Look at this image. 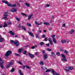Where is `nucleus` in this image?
<instances>
[{"label": "nucleus", "instance_id": "obj_1", "mask_svg": "<svg viewBox=\"0 0 75 75\" xmlns=\"http://www.w3.org/2000/svg\"><path fill=\"white\" fill-rule=\"evenodd\" d=\"M10 42L11 43H13L14 44L16 45V46L17 47H18V46H19V45H20L19 42L17 40H15V41H14L13 40H11Z\"/></svg>", "mask_w": 75, "mask_h": 75}, {"label": "nucleus", "instance_id": "obj_2", "mask_svg": "<svg viewBox=\"0 0 75 75\" xmlns=\"http://www.w3.org/2000/svg\"><path fill=\"white\" fill-rule=\"evenodd\" d=\"M2 3H5V4H7L8 6H10V7H16V4H13V5H12L11 4H8V1H2Z\"/></svg>", "mask_w": 75, "mask_h": 75}, {"label": "nucleus", "instance_id": "obj_3", "mask_svg": "<svg viewBox=\"0 0 75 75\" xmlns=\"http://www.w3.org/2000/svg\"><path fill=\"white\" fill-rule=\"evenodd\" d=\"M4 14H5L4 15V17L2 18V19H5V20H8V19L7 18V16H8V15L10 14V13H8V12H4Z\"/></svg>", "mask_w": 75, "mask_h": 75}, {"label": "nucleus", "instance_id": "obj_4", "mask_svg": "<svg viewBox=\"0 0 75 75\" xmlns=\"http://www.w3.org/2000/svg\"><path fill=\"white\" fill-rule=\"evenodd\" d=\"M38 52H35V54H32L31 53H28V55H29V56H30V57L31 58H34L35 57L34 55H38Z\"/></svg>", "mask_w": 75, "mask_h": 75}, {"label": "nucleus", "instance_id": "obj_5", "mask_svg": "<svg viewBox=\"0 0 75 75\" xmlns=\"http://www.w3.org/2000/svg\"><path fill=\"white\" fill-rule=\"evenodd\" d=\"M47 38H45V41H49L50 45H52L53 44L52 41L51 40V38H48V39Z\"/></svg>", "mask_w": 75, "mask_h": 75}, {"label": "nucleus", "instance_id": "obj_6", "mask_svg": "<svg viewBox=\"0 0 75 75\" xmlns=\"http://www.w3.org/2000/svg\"><path fill=\"white\" fill-rule=\"evenodd\" d=\"M12 53V52L11 51H10V50H8L6 52V53L5 55L6 57H8L10 54Z\"/></svg>", "mask_w": 75, "mask_h": 75}, {"label": "nucleus", "instance_id": "obj_7", "mask_svg": "<svg viewBox=\"0 0 75 75\" xmlns=\"http://www.w3.org/2000/svg\"><path fill=\"white\" fill-rule=\"evenodd\" d=\"M3 62H0V66L2 69H3L4 68V66H3Z\"/></svg>", "mask_w": 75, "mask_h": 75}, {"label": "nucleus", "instance_id": "obj_8", "mask_svg": "<svg viewBox=\"0 0 75 75\" xmlns=\"http://www.w3.org/2000/svg\"><path fill=\"white\" fill-rule=\"evenodd\" d=\"M51 71L52 72V74L53 75H60V74L57 73L56 72H55V71H54V70H53V69H52L51 70Z\"/></svg>", "mask_w": 75, "mask_h": 75}, {"label": "nucleus", "instance_id": "obj_9", "mask_svg": "<svg viewBox=\"0 0 75 75\" xmlns=\"http://www.w3.org/2000/svg\"><path fill=\"white\" fill-rule=\"evenodd\" d=\"M28 34L30 35V36H31V37H34V35H33V33L31 32H28Z\"/></svg>", "mask_w": 75, "mask_h": 75}, {"label": "nucleus", "instance_id": "obj_10", "mask_svg": "<svg viewBox=\"0 0 75 75\" xmlns=\"http://www.w3.org/2000/svg\"><path fill=\"white\" fill-rule=\"evenodd\" d=\"M51 54L52 57H53L54 58H55V54L54 53V52H51Z\"/></svg>", "mask_w": 75, "mask_h": 75}, {"label": "nucleus", "instance_id": "obj_11", "mask_svg": "<svg viewBox=\"0 0 75 75\" xmlns=\"http://www.w3.org/2000/svg\"><path fill=\"white\" fill-rule=\"evenodd\" d=\"M8 33L11 34V35H14V32H13L11 30H10L9 31Z\"/></svg>", "mask_w": 75, "mask_h": 75}, {"label": "nucleus", "instance_id": "obj_12", "mask_svg": "<svg viewBox=\"0 0 75 75\" xmlns=\"http://www.w3.org/2000/svg\"><path fill=\"white\" fill-rule=\"evenodd\" d=\"M4 41V38L0 37V42H3Z\"/></svg>", "mask_w": 75, "mask_h": 75}, {"label": "nucleus", "instance_id": "obj_13", "mask_svg": "<svg viewBox=\"0 0 75 75\" xmlns=\"http://www.w3.org/2000/svg\"><path fill=\"white\" fill-rule=\"evenodd\" d=\"M11 12H16L17 11V9L13 8L11 10Z\"/></svg>", "mask_w": 75, "mask_h": 75}, {"label": "nucleus", "instance_id": "obj_14", "mask_svg": "<svg viewBox=\"0 0 75 75\" xmlns=\"http://www.w3.org/2000/svg\"><path fill=\"white\" fill-rule=\"evenodd\" d=\"M47 54H46L45 55H44L43 54V58L45 59H47Z\"/></svg>", "mask_w": 75, "mask_h": 75}, {"label": "nucleus", "instance_id": "obj_15", "mask_svg": "<svg viewBox=\"0 0 75 75\" xmlns=\"http://www.w3.org/2000/svg\"><path fill=\"white\" fill-rule=\"evenodd\" d=\"M33 14H30L28 16V20H30V19H31V17L33 16Z\"/></svg>", "mask_w": 75, "mask_h": 75}, {"label": "nucleus", "instance_id": "obj_16", "mask_svg": "<svg viewBox=\"0 0 75 75\" xmlns=\"http://www.w3.org/2000/svg\"><path fill=\"white\" fill-rule=\"evenodd\" d=\"M35 23L36 25H41L42 24V23H40L38 24V23L37 22V21L35 22Z\"/></svg>", "mask_w": 75, "mask_h": 75}, {"label": "nucleus", "instance_id": "obj_17", "mask_svg": "<svg viewBox=\"0 0 75 75\" xmlns=\"http://www.w3.org/2000/svg\"><path fill=\"white\" fill-rule=\"evenodd\" d=\"M8 64L10 66H11V65H13L14 64V62H10Z\"/></svg>", "mask_w": 75, "mask_h": 75}, {"label": "nucleus", "instance_id": "obj_18", "mask_svg": "<svg viewBox=\"0 0 75 75\" xmlns=\"http://www.w3.org/2000/svg\"><path fill=\"white\" fill-rule=\"evenodd\" d=\"M61 41L62 44H64V43H66L67 40H61Z\"/></svg>", "mask_w": 75, "mask_h": 75}, {"label": "nucleus", "instance_id": "obj_19", "mask_svg": "<svg viewBox=\"0 0 75 75\" xmlns=\"http://www.w3.org/2000/svg\"><path fill=\"white\" fill-rule=\"evenodd\" d=\"M74 30L73 29L71 30V31L69 32V34H72L73 33H74Z\"/></svg>", "mask_w": 75, "mask_h": 75}, {"label": "nucleus", "instance_id": "obj_20", "mask_svg": "<svg viewBox=\"0 0 75 75\" xmlns=\"http://www.w3.org/2000/svg\"><path fill=\"white\" fill-rule=\"evenodd\" d=\"M42 68L43 70H46L47 69V68L46 67L44 66L42 67Z\"/></svg>", "mask_w": 75, "mask_h": 75}, {"label": "nucleus", "instance_id": "obj_21", "mask_svg": "<svg viewBox=\"0 0 75 75\" xmlns=\"http://www.w3.org/2000/svg\"><path fill=\"white\" fill-rule=\"evenodd\" d=\"M18 71L19 72V74H20V75H23V73H22V72H21V70H18Z\"/></svg>", "mask_w": 75, "mask_h": 75}, {"label": "nucleus", "instance_id": "obj_22", "mask_svg": "<svg viewBox=\"0 0 75 75\" xmlns=\"http://www.w3.org/2000/svg\"><path fill=\"white\" fill-rule=\"evenodd\" d=\"M44 24L45 25H50V23H48V22H45L44 23Z\"/></svg>", "mask_w": 75, "mask_h": 75}, {"label": "nucleus", "instance_id": "obj_23", "mask_svg": "<svg viewBox=\"0 0 75 75\" xmlns=\"http://www.w3.org/2000/svg\"><path fill=\"white\" fill-rule=\"evenodd\" d=\"M25 4L26 6L27 7H30V4L27 3H25Z\"/></svg>", "mask_w": 75, "mask_h": 75}, {"label": "nucleus", "instance_id": "obj_24", "mask_svg": "<svg viewBox=\"0 0 75 75\" xmlns=\"http://www.w3.org/2000/svg\"><path fill=\"white\" fill-rule=\"evenodd\" d=\"M14 71H15V70L13 68L10 71V72H14Z\"/></svg>", "mask_w": 75, "mask_h": 75}, {"label": "nucleus", "instance_id": "obj_25", "mask_svg": "<svg viewBox=\"0 0 75 75\" xmlns=\"http://www.w3.org/2000/svg\"><path fill=\"white\" fill-rule=\"evenodd\" d=\"M21 27L22 28V29H23L24 31H26V28H25L24 26H22Z\"/></svg>", "mask_w": 75, "mask_h": 75}, {"label": "nucleus", "instance_id": "obj_26", "mask_svg": "<svg viewBox=\"0 0 75 75\" xmlns=\"http://www.w3.org/2000/svg\"><path fill=\"white\" fill-rule=\"evenodd\" d=\"M40 65H44V63L42 61H40Z\"/></svg>", "mask_w": 75, "mask_h": 75}, {"label": "nucleus", "instance_id": "obj_27", "mask_svg": "<svg viewBox=\"0 0 75 75\" xmlns=\"http://www.w3.org/2000/svg\"><path fill=\"white\" fill-rule=\"evenodd\" d=\"M53 41L54 43H56L57 42V41H56L55 38H54L53 39Z\"/></svg>", "mask_w": 75, "mask_h": 75}, {"label": "nucleus", "instance_id": "obj_28", "mask_svg": "<svg viewBox=\"0 0 75 75\" xmlns=\"http://www.w3.org/2000/svg\"><path fill=\"white\" fill-rule=\"evenodd\" d=\"M67 68L68 69H69H69H70V70H72V69H74L73 67H69Z\"/></svg>", "mask_w": 75, "mask_h": 75}, {"label": "nucleus", "instance_id": "obj_29", "mask_svg": "<svg viewBox=\"0 0 75 75\" xmlns=\"http://www.w3.org/2000/svg\"><path fill=\"white\" fill-rule=\"evenodd\" d=\"M10 66H10V65H9V64H8L6 66V69H8V68H9L10 67Z\"/></svg>", "mask_w": 75, "mask_h": 75}, {"label": "nucleus", "instance_id": "obj_30", "mask_svg": "<svg viewBox=\"0 0 75 75\" xmlns=\"http://www.w3.org/2000/svg\"><path fill=\"white\" fill-rule=\"evenodd\" d=\"M26 52H27V51H24L23 52V54H24V55H27V54L25 53H26Z\"/></svg>", "mask_w": 75, "mask_h": 75}, {"label": "nucleus", "instance_id": "obj_31", "mask_svg": "<svg viewBox=\"0 0 75 75\" xmlns=\"http://www.w3.org/2000/svg\"><path fill=\"white\" fill-rule=\"evenodd\" d=\"M44 43L42 42H41L40 43V45H44Z\"/></svg>", "mask_w": 75, "mask_h": 75}, {"label": "nucleus", "instance_id": "obj_32", "mask_svg": "<svg viewBox=\"0 0 75 75\" xmlns=\"http://www.w3.org/2000/svg\"><path fill=\"white\" fill-rule=\"evenodd\" d=\"M62 61H63V62H64V61L65 62H67V60L64 59H62Z\"/></svg>", "mask_w": 75, "mask_h": 75}, {"label": "nucleus", "instance_id": "obj_33", "mask_svg": "<svg viewBox=\"0 0 75 75\" xmlns=\"http://www.w3.org/2000/svg\"><path fill=\"white\" fill-rule=\"evenodd\" d=\"M61 56H62V58H66V57H65V55H64L63 54H62Z\"/></svg>", "mask_w": 75, "mask_h": 75}, {"label": "nucleus", "instance_id": "obj_34", "mask_svg": "<svg viewBox=\"0 0 75 75\" xmlns=\"http://www.w3.org/2000/svg\"><path fill=\"white\" fill-rule=\"evenodd\" d=\"M27 24L28 26H29V27H31V24H30L28 23H27Z\"/></svg>", "mask_w": 75, "mask_h": 75}, {"label": "nucleus", "instance_id": "obj_35", "mask_svg": "<svg viewBox=\"0 0 75 75\" xmlns=\"http://www.w3.org/2000/svg\"><path fill=\"white\" fill-rule=\"evenodd\" d=\"M47 50L48 51H49L50 52V51H52V50H51L50 48H47Z\"/></svg>", "mask_w": 75, "mask_h": 75}, {"label": "nucleus", "instance_id": "obj_36", "mask_svg": "<svg viewBox=\"0 0 75 75\" xmlns=\"http://www.w3.org/2000/svg\"><path fill=\"white\" fill-rule=\"evenodd\" d=\"M42 37L43 38H45V35L43 34L42 35Z\"/></svg>", "mask_w": 75, "mask_h": 75}, {"label": "nucleus", "instance_id": "obj_37", "mask_svg": "<svg viewBox=\"0 0 75 75\" xmlns=\"http://www.w3.org/2000/svg\"><path fill=\"white\" fill-rule=\"evenodd\" d=\"M56 55H57V56H60L61 55H60V53H59V52H57Z\"/></svg>", "mask_w": 75, "mask_h": 75}, {"label": "nucleus", "instance_id": "obj_38", "mask_svg": "<svg viewBox=\"0 0 75 75\" xmlns=\"http://www.w3.org/2000/svg\"><path fill=\"white\" fill-rule=\"evenodd\" d=\"M51 71V70L50 69L46 70L45 71V72H50Z\"/></svg>", "mask_w": 75, "mask_h": 75}, {"label": "nucleus", "instance_id": "obj_39", "mask_svg": "<svg viewBox=\"0 0 75 75\" xmlns=\"http://www.w3.org/2000/svg\"><path fill=\"white\" fill-rule=\"evenodd\" d=\"M16 20H17V21H20V19L17 17L16 18Z\"/></svg>", "mask_w": 75, "mask_h": 75}, {"label": "nucleus", "instance_id": "obj_40", "mask_svg": "<svg viewBox=\"0 0 75 75\" xmlns=\"http://www.w3.org/2000/svg\"><path fill=\"white\" fill-rule=\"evenodd\" d=\"M21 14L23 16H27V14H25L24 13H21Z\"/></svg>", "mask_w": 75, "mask_h": 75}, {"label": "nucleus", "instance_id": "obj_41", "mask_svg": "<svg viewBox=\"0 0 75 75\" xmlns=\"http://www.w3.org/2000/svg\"><path fill=\"white\" fill-rule=\"evenodd\" d=\"M50 5L49 4H47L45 5V7H50Z\"/></svg>", "mask_w": 75, "mask_h": 75}, {"label": "nucleus", "instance_id": "obj_42", "mask_svg": "<svg viewBox=\"0 0 75 75\" xmlns=\"http://www.w3.org/2000/svg\"><path fill=\"white\" fill-rule=\"evenodd\" d=\"M21 51H22V49L21 48H20L18 49V52H21Z\"/></svg>", "mask_w": 75, "mask_h": 75}, {"label": "nucleus", "instance_id": "obj_43", "mask_svg": "<svg viewBox=\"0 0 75 75\" xmlns=\"http://www.w3.org/2000/svg\"><path fill=\"white\" fill-rule=\"evenodd\" d=\"M55 35H52V36H51V37H52V38H55Z\"/></svg>", "mask_w": 75, "mask_h": 75}, {"label": "nucleus", "instance_id": "obj_44", "mask_svg": "<svg viewBox=\"0 0 75 75\" xmlns=\"http://www.w3.org/2000/svg\"><path fill=\"white\" fill-rule=\"evenodd\" d=\"M8 24L10 25H11V24H12V23H11V22L10 21H9V22H8Z\"/></svg>", "mask_w": 75, "mask_h": 75}, {"label": "nucleus", "instance_id": "obj_45", "mask_svg": "<svg viewBox=\"0 0 75 75\" xmlns=\"http://www.w3.org/2000/svg\"><path fill=\"white\" fill-rule=\"evenodd\" d=\"M18 64H20V65H22L23 64H22V62H18Z\"/></svg>", "mask_w": 75, "mask_h": 75}, {"label": "nucleus", "instance_id": "obj_46", "mask_svg": "<svg viewBox=\"0 0 75 75\" xmlns=\"http://www.w3.org/2000/svg\"><path fill=\"white\" fill-rule=\"evenodd\" d=\"M7 24H4V25H3V27H7Z\"/></svg>", "mask_w": 75, "mask_h": 75}, {"label": "nucleus", "instance_id": "obj_47", "mask_svg": "<svg viewBox=\"0 0 75 75\" xmlns=\"http://www.w3.org/2000/svg\"><path fill=\"white\" fill-rule=\"evenodd\" d=\"M64 53H66V54H68V51H67L66 50H64Z\"/></svg>", "mask_w": 75, "mask_h": 75}, {"label": "nucleus", "instance_id": "obj_48", "mask_svg": "<svg viewBox=\"0 0 75 75\" xmlns=\"http://www.w3.org/2000/svg\"><path fill=\"white\" fill-rule=\"evenodd\" d=\"M39 34H37L36 35V38H38L39 37Z\"/></svg>", "mask_w": 75, "mask_h": 75}, {"label": "nucleus", "instance_id": "obj_49", "mask_svg": "<svg viewBox=\"0 0 75 75\" xmlns=\"http://www.w3.org/2000/svg\"><path fill=\"white\" fill-rule=\"evenodd\" d=\"M26 68H27V69H30V67L26 65Z\"/></svg>", "mask_w": 75, "mask_h": 75}, {"label": "nucleus", "instance_id": "obj_50", "mask_svg": "<svg viewBox=\"0 0 75 75\" xmlns=\"http://www.w3.org/2000/svg\"><path fill=\"white\" fill-rule=\"evenodd\" d=\"M45 52V50H43L42 51V53L43 54H44Z\"/></svg>", "mask_w": 75, "mask_h": 75}, {"label": "nucleus", "instance_id": "obj_51", "mask_svg": "<svg viewBox=\"0 0 75 75\" xmlns=\"http://www.w3.org/2000/svg\"><path fill=\"white\" fill-rule=\"evenodd\" d=\"M45 45L47 46V47H49V46H50V43L46 44Z\"/></svg>", "mask_w": 75, "mask_h": 75}, {"label": "nucleus", "instance_id": "obj_52", "mask_svg": "<svg viewBox=\"0 0 75 75\" xmlns=\"http://www.w3.org/2000/svg\"><path fill=\"white\" fill-rule=\"evenodd\" d=\"M62 27H65V23L63 24L62 25Z\"/></svg>", "mask_w": 75, "mask_h": 75}, {"label": "nucleus", "instance_id": "obj_53", "mask_svg": "<svg viewBox=\"0 0 75 75\" xmlns=\"http://www.w3.org/2000/svg\"><path fill=\"white\" fill-rule=\"evenodd\" d=\"M31 48L32 49H35V47H34V46H32L31 47Z\"/></svg>", "mask_w": 75, "mask_h": 75}, {"label": "nucleus", "instance_id": "obj_54", "mask_svg": "<svg viewBox=\"0 0 75 75\" xmlns=\"http://www.w3.org/2000/svg\"><path fill=\"white\" fill-rule=\"evenodd\" d=\"M21 27H22V26H21V25H20V24L19 25V26L18 27H19V28H21Z\"/></svg>", "mask_w": 75, "mask_h": 75}, {"label": "nucleus", "instance_id": "obj_55", "mask_svg": "<svg viewBox=\"0 0 75 75\" xmlns=\"http://www.w3.org/2000/svg\"><path fill=\"white\" fill-rule=\"evenodd\" d=\"M65 71H66L67 72H69V70L67 69H64Z\"/></svg>", "mask_w": 75, "mask_h": 75}, {"label": "nucleus", "instance_id": "obj_56", "mask_svg": "<svg viewBox=\"0 0 75 75\" xmlns=\"http://www.w3.org/2000/svg\"><path fill=\"white\" fill-rule=\"evenodd\" d=\"M52 30V29L51 28H49V30H50V31H51Z\"/></svg>", "mask_w": 75, "mask_h": 75}, {"label": "nucleus", "instance_id": "obj_57", "mask_svg": "<svg viewBox=\"0 0 75 75\" xmlns=\"http://www.w3.org/2000/svg\"><path fill=\"white\" fill-rule=\"evenodd\" d=\"M50 23H52V19H51L50 20Z\"/></svg>", "mask_w": 75, "mask_h": 75}, {"label": "nucleus", "instance_id": "obj_58", "mask_svg": "<svg viewBox=\"0 0 75 75\" xmlns=\"http://www.w3.org/2000/svg\"><path fill=\"white\" fill-rule=\"evenodd\" d=\"M0 62H3L2 61V59L0 57Z\"/></svg>", "mask_w": 75, "mask_h": 75}, {"label": "nucleus", "instance_id": "obj_59", "mask_svg": "<svg viewBox=\"0 0 75 75\" xmlns=\"http://www.w3.org/2000/svg\"><path fill=\"white\" fill-rule=\"evenodd\" d=\"M25 66H23V69H25Z\"/></svg>", "mask_w": 75, "mask_h": 75}, {"label": "nucleus", "instance_id": "obj_60", "mask_svg": "<svg viewBox=\"0 0 75 75\" xmlns=\"http://www.w3.org/2000/svg\"><path fill=\"white\" fill-rule=\"evenodd\" d=\"M43 31L44 32V33H47V30H44Z\"/></svg>", "mask_w": 75, "mask_h": 75}, {"label": "nucleus", "instance_id": "obj_61", "mask_svg": "<svg viewBox=\"0 0 75 75\" xmlns=\"http://www.w3.org/2000/svg\"><path fill=\"white\" fill-rule=\"evenodd\" d=\"M28 47V45H27L24 47L25 48H27Z\"/></svg>", "mask_w": 75, "mask_h": 75}, {"label": "nucleus", "instance_id": "obj_62", "mask_svg": "<svg viewBox=\"0 0 75 75\" xmlns=\"http://www.w3.org/2000/svg\"><path fill=\"white\" fill-rule=\"evenodd\" d=\"M2 28V24H0V28Z\"/></svg>", "mask_w": 75, "mask_h": 75}, {"label": "nucleus", "instance_id": "obj_63", "mask_svg": "<svg viewBox=\"0 0 75 75\" xmlns=\"http://www.w3.org/2000/svg\"><path fill=\"white\" fill-rule=\"evenodd\" d=\"M54 16H52V19H53V18H54Z\"/></svg>", "mask_w": 75, "mask_h": 75}, {"label": "nucleus", "instance_id": "obj_64", "mask_svg": "<svg viewBox=\"0 0 75 75\" xmlns=\"http://www.w3.org/2000/svg\"><path fill=\"white\" fill-rule=\"evenodd\" d=\"M39 32L40 33H41V31L40 30H39Z\"/></svg>", "mask_w": 75, "mask_h": 75}]
</instances>
